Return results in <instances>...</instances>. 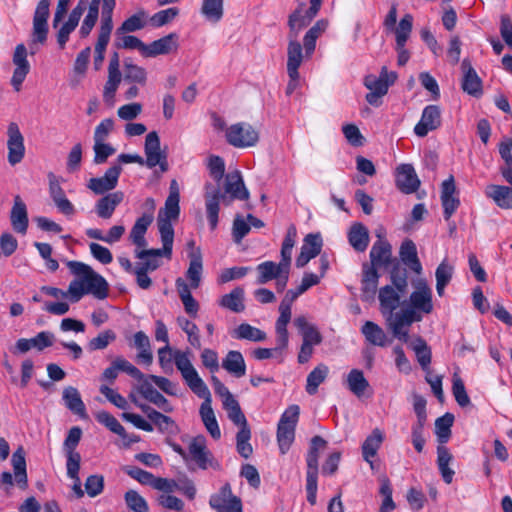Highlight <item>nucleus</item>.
Wrapping results in <instances>:
<instances>
[{"instance_id":"nucleus-1","label":"nucleus","mask_w":512,"mask_h":512,"mask_svg":"<svg viewBox=\"0 0 512 512\" xmlns=\"http://www.w3.org/2000/svg\"><path fill=\"white\" fill-rule=\"evenodd\" d=\"M66 265L70 272L78 277L72 280L68 287L69 298L72 302H78L86 294H91L99 300L107 298L108 282L91 266L80 261H67Z\"/></svg>"},{"instance_id":"nucleus-2","label":"nucleus","mask_w":512,"mask_h":512,"mask_svg":"<svg viewBox=\"0 0 512 512\" xmlns=\"http://www.w3.org/2000/svg\"><path fill=\"white\" fill-rule=\"evenodd\" d=\"M192 355L190 349H173L170 345H165L158 349V362L166 373L173 371L174 363L190 390H196L198 386H201L203 379L192 364Z\"/></svg>"},{"instance_id":"nucleus-3","label":"nucleus","mask_w":512,"mask_h":512,"mask_svg":"<svg viewBox=\"0 0 512 512\" xmlns=\"http://www.w3.org/2000/svg\"><path fill=\"white\" fill-rule=\"evenodd\" d=\"M179 199L166 198L164 207L158 212L157 225L163 244V252L167 258H171L173 241H174V228L172 221L178 219L180 214Z\"/></svg>"},{"instance_id":"nucleus-4","label":"nucleus","mask_w":512,"mask_h":512,"mask_svg":"<svg viewBox=\"0 0 512 512\" xmlns=\"http://www.w3.org/2000/svg\"><path fill=\"white\" fill-rule=\"evenodd\" d=\"M396 79L397 73L389 72L386 66L381 68L379 76L367 75L364 78V85L370 92L366 94V101L373 106H379L380 99L387 94L389 87L395 83Z\"/></svg>"},{"instance_id":"nucleus-5","label":"nucleus","mask_w":512,"mask_h":512,"mask_svg":"<svg viewBox=\"0 0 512 512\" xmlns=\"http://www.w3.org/2000/svg\"><path fill=\"white\" fill-rule=\"evenodd\" d=\"M115 5L116 0H104V3H102L100 29L95 45L94 64L96 68L102 64L106 47L110 41V35L113 29L112 15Z\"/></svg>"},{"instance_id":"nucleus-6","label":"nucleus","mask_w":512,"mask_h":512,"mask_svg":"<svg viewBox=\"0 0 512 512\" xmlns=\"http://www.w3.org/2000/svg\"><path fill=\"white\" fill-rule=\"evenodd\" d=\"M299 413V406L291 405L281 415L277 427V442L281 454H286L294 442Z\"/></svg>"},{"instance_id":"nucleus-7","label":"nucleus","mask_w":512,"mask_h":512,"mask_svg":"<svg viewBox=\"0 0 512 512\" xmlns=\"http://www.w3.org/2000/svg\"><path fill=\"white\" fill-rule=\"evenodd\" d=\"M300 292V287L296 290H288L279 305V317L275 323V332L277 334V349H286L289 342V333L287 325L291 320V307L292 303L298 296L303 294Z\"/></svg>"},{"instance_id":"nucleus-8","label":"nucleus","mask_w":512,"mask_h":512,"mask_svg":"<svg viewBox=\"0 0 512 512\" xmlns=\"http://www.w3.org/2000/svg\"><path fill=\"white\" fill-rule=\"evenodd\" d=\"M422 316L416 313L413 309L404 308L399 312L388 314L386 320L393 336L407 343L409 334L407 327L413 322L421 321Z\"/></svg>"},{"instance_id":"nucleus-9","label":"nucleus","mask_w":512,"mask_h":512,"mask_svg":"<svg viewBox=\"0 0 512 512\" xmlns=\"http://www.w3.org/2000/svg\"><path fill=\"white\" fill-rule=\"evenodd\" d=\"M226 141L236 148L253 147L258 143V132L246 122L232 124L226 129Z\"/></svg>"},{"instance_id":"nucleus-10","label":"nucleus","mask_w":512,"mask_h":512,"mask_svg":"<svg viewBox=\"0 0 512 512\" xmlns=\"http://www.w3.org/2000/svg\"><path fill=\"white\" fill-rule=\"evenodd\" d=\"M194 394H196L199 398L204 399L203 403L200 406V416L203 421V424L209 434L214 439H219L221 437V431L215 417L213 408L211 406V394L210 391L205 384V382L201 381V386H198L196 390H191Z\"/></svg>"},{"instance_id":"nucleus-11","label":"nucleus","mask_w":512,"mask_h":512,"mask_svg":"<svg viewBox=\"0 0 512 512\" xmlns=\"http://www.w3.org/2000/svg\"><path fill=\"white\" fill-rule=\"evenodd\" d=\"M188 455L200 469H219V463L214 459L212 453L207 448L206 438L203 435H198L191 439L188 445Z\"/></svg>"},{"instance_id":"nucleus-12","label":"nucleus","mask_w":512,"mask_h":512,"mask_svg":"<svg viewBox=\"0 0 512 512\" xmlns=\"http://www.w3.org/2000/svg\"><path fill=\"white\" fill-rule=\"evenodd\" d=\"M145 165L154 168L157 165L165 172L168 169L166 154L161 151L160 138L156 131L149 132L144 144Z\"/></svg>"},{"instance_id":"nucleus-13","label":"nucleus","mask_w":512,"mask_h":512,"mask_svg":"<svg viewBox=\"0 0 512 512\" xmlns=\"http://www.w3.org/2000/svg\"><path fill=\"white\" fill-rule=\"evenodd\" d=\"M432 296V289L427 282L423 279L418 280L415 290L410 294L408 309H413L418 314L419 312L430 314L433 311Z\"/></svg>"},{"instance_id":"nucleus-14","label":"nucleus","mask_w":512,"mask_h":512,"mask_svg":"<svg viewBox=\"0 0 512 512\" xmlns=\"http://www.w3.org/2000/svg\"><path fill=\"white\" fill-rule=\"evenodd\" d=\"M209 503L217 512H242L241 500L232 494L229 483L224 484L217 494L212 495Z\"/></svg>"},{"instance_id":"nucleus-15","label":"nucleus","mask_w":512,"mask_h":512,"mask_svg":"<svg viewBox=\"0 0 512 512\" xmlns=\"http://www.w3.org/2000/svg\"><path fill=\"white\" fill-rule=\"evenodd\" d=\"M51 0H40L33 17L32 42L44 44L48 34L49 6Z\"/></svg>"},{"instance_id":"nucleus-16","label":"nucleus","mask_w":512,"mask_h":512,"mask_svg":"<svg viewBox=\"0 0 512 512\" xmlns=\"http://www.w3.org/2000/svg\"><path fill=\"white\" fill-rule=\"evenodd\" d=\"M122 167L119 164H113L108 168L102 177L91 178L87 187L97 195H103L113 190L117 184Z\"/></svg>"},{"instance_id":"nucleus-17","label":"nucleus","mask_w":512,"mask_h":512,"mask_svg":"<svg viewBox=\"0 0 512 512\" xmlns=\"http://www.w3.org/2000/svg\"><path fill=\"white\" fill-rule=\"evenodd\" d=\"M322 0H310V7L306 9L305 3H300L297 9L289 16L288 25L293 30H301L309 25L320 10Z\"/></svg>"},{"instance_id":"nucleus-18","label":"nucleus","mask_w":512,"mask_h":512,"mask_svg":"<svg viewBox=\"0 0 512 512\" xmlns=\"http://www.w3.org/2000/svg\"><path fill=\"white\" fill-rule=\"evenodd\" d=\"M8 161L11 165L21 162L25 154L24 138L18 125L11 122L8 125Z\"/></svg>"},{"instance_id":"nucleus-19","label":"nucleus","mask_w":512,"mask_h":512,"mask_svg":"<svg viewBox=\"0 0 512 512\" xmlns=\"http://www.w3.org/2000/svg\"><path fill=\"white\" fill-rule=\"evenodd\" d=\"M13 64L15 69L11 78V84L16 91H20L27 74L30 71V65L27 60V49L24 44H18L13 55Z\"/></svg>"},{"instance_id":"nucleus-20","label":"nucleus","mask_w":512,"mask_h":512,"mask_svg":"<svg viewBox=\"0 0 512 512\" xmlns=\"http://www.w3.org/2000/svg\"><path fill=\"white\" fill-rule=\"evenodd\" d=\"M441 125V111L437 105H428L423 109L420 121L414 127L418 137H425L430 131Z\"/></svg>"},{"instance_id":"nucleus-21","label":"nucleus","mask_w":512,"mask_h":512,"mask_svg":"<svg viewBox=\"0 0 512 512\" xmlns=\"http://www.w3.org/2000/svg\"><path fill=\"white\" fill-rule=\"evenodd\" d=\"M441 203L445 220H449L460 205L459 197L456 195L454 177L451 175L441 185Z\"/></svg>"},{"instance_id":"nucleus-22","label":"nucleus","mask_w":512,"mask_h":512,"mask_svg":"<svg viewBox=\"0 0 512 512\" xmlns=\"http://www.w3.org/2000/svg\"><path fill=\"white\" fill-rule=\"evenodd\" d=\"M205 206L207 218L211 230H214L218 224V214L220 210V200L223 197L218 186L211 183L205 184Z\"/></svg>"},{"instance_id":"nucleus-23","label":"nucleus","mask_w":512,"mask_h":512,"mask_svg":"<svg viewBox=\"0 0 512 512\" xmlns=\"http://www.w3.org/2000/svg\"><path fill=\"white\" fill-rule=\"evenodd\" d=\"M395 182L397 188L406 194L414 193L420 186V181L411 164H401L396 169Z\"/></svg>"},{"instance_id":"nucleus-24","label":"nucleus","mask_w":512,"mask_h":512,"mask_svg":"<svg viewBox=\"0 0 512 512\" xmlns=\"http://www.w3.org/2000/svg\"><path fill=\"white\" fill-rule=\"evenodd\" d=\"M463 79L462 89L467 94L480 97L483 93L482 80L478 76L476 70L472 67L468 59H464L461 64Z\"/></svg>"},{"instance_id":"nucleus-25","label":"nucleus","mask_w":512,"mask_h":512,"mask_svg":"<svg viewBox=\"0 0 512 512\" xmlns=\"http://www.w3.org/2000/svg\"><path fill=\"white\" fill-rule=\"evenodd\" d=\"M300 30L290 28L289 42L287 47V72L295 74L303 62V48L297 37Z\"/></svg>"},{"instance_id":"nucleus-26","label":"nucleus","mask_w":512,"mask_h":512,"mask_svg":"<svg viewBox=\"0 0 512 512\" xmlns=\"http://www.w3.org/2000/svg\"><path fill=\"white\" fill-rule=\"evenodd\" d=\"M322 249V238L320 234H308L304 238L301 252L296 259L298 268L304 267L311 259L320 254Z\"/></svg>"},{"instance_id":"nucleus-27","label":"nucleus","mask_w":512,"mask_h":512,"mask_svg":"<svg viewBox=\"0 0 512 512\" xmlns=\"http://www.w3.org/2000/svg\"><path fill=\"white\" fill-rule=\"evenodd\" d=\"M137 390L143 398L153 403L164 412L171 413L173 411V406L156 388H154L148 378H145L141 383H139Z\"/></svg>"},{"instance_id":"nucleus-28","label":"nucleus","mask_w":512,"mask_h":512,"mask_svg":"<svg viewBox=\"0 0 512 512\" xmlns=\"http://www.w3.org/2000/svg\"><path fill=\"white\" fill-rule=\"evenodd\" d=\"M178 49V35L170 33L158 40L146 45L145 57L166 55Z\"/></svg>"},{"instance_id":"nucleus-29","label":"nucleus","mask_w":512,"mask_h":512,"mask_svg":"<svg viewBox=\"0 0 512 512\" xmlns=\"http://www.w3.org/2000/svg\"><path fill=\"white\" fill-rule=\"evenodd\" d=\"M327 445V441L321 436H314L310 440L309 450L306 456L307 472L306 477H318L319 453Z\"/></svg>"},{"instance_id":"nucleus-30","label":"nucleus","mask_w":512,"mask_h":512,"mask_svg":"<svg viewBox=\"0 0 512 512\" xmlns=\"http://www.w3.org/2000/svg\"><path fill=\"white\" fill-rule=\"evenodd\" d=\"M392 256L391 245L378 235V240L370 250L371 267L380 268L390 264Z\"/></svg>"},{"instance_id":"nucleus-31","label":"nucleus","mask_w":512,"mask_h":512,"mask_svg":"<svg viewBox=\"0 0 512 512\" xmlns=\"http://www.w3.org/2000/svg\"><path fill=\"white\" fill-rule=\"evenodd\" d=\"M10 221L15 232L23 235L26 234L29 223L27 207L18 195L14 198Z\"/></svg>"},{"instance_id":"nucleus-32","label":"nucleus","mask_w":512,"mask_h":512,"mask_svg":"<svg viewBox=\"0 0 512 512\" xmlns=\"http://www.w3.org/2000/svg\"><path fill=\"white\" fill-rule=\"evenodd\" d=\"M294 326L298 329L302 336V342L319 345L321 344L323 337L319 332L318 328L310 323L306 316H297L293 321Z\"/></svg>"},{"instance_id":"nucleus-33","label":"nucleus","mask_w":512,"mask_h":512,"mask_svg":"<svg viewBox=\"0 0 512 512\" xmlns=\"http://www.w3.org/2000/svg\"><path fill=\"white\" fill-rule=\"evenodd\" d=\"M124 194L121 191L109 193L101 197L95 205L98 217L109 219L112 217L116 207L123 201Z\"/></svg>"},{"instance_id":"nucleus-34","label":"nucleus","mask_w":512,"mask_h":512,"mask_svg":"<svg viewBox=\"0 0 512 512\" xmlns=\"http://www.w3.org/2000/svg\"><path fill=\"white\" fill-rule=\"evenodd\" d=\"M153 219L154 216L152 213H145L135 221L130 231L129 239L137 246V248H144L147 246L145 234L148 227L152 224Z\"/></svg>"},{"instance_id":"nucleus-35","label":"nucleus","mask_w":512,"mask_h":512,"mask_svg":"<svg viewBox=\"0 0 512 512\" xmlns=\"http://www.w3.org/2000/svg\"><path fill=\"white\" fill-rule=\"evenodd\" d=\"M485 195L492 199L499 208L512 209V187L491 184L486 187Z\"/></svg>"},{"instance_id":"nucleus-36","label":"nucleus","mask_w":512,"mask_h":512,"mask_svg":"<svg viewBox=\"0 0 512 512\" xmlns=\"http://www.w3.org/2000/svg\"><path fill=\"white\" fill-rule=\"evenodd\" d=\"M405 293L394 289L391 285H385L379 290L378 299L380 302L381 312L391 314L400 304V298Z\"/></svg>"},{"instance_id":"nucleus-37","label":"nucleus","mask_w":512,"mask_h":512,"mask_svg":"<svg viewBox=\"0 0 512 512\" xmlns=\"http://www.w3.org/2000/svg\"><path fill=\"white\" fill-rule=\"evenodd\" d=\"M62 399L65 406L74 414L78 415L82 419H87L85 404L81 398L79 391L72 386L64 388L62 393Z\"/></svg>"},{"instance_id":"nucleus-38","label":"nucleus","mask_w":512,"mask_h":512,"mask_svg":"<svg viewBox=\"0 0 512 512\" xmlns=\"http://www.w3.org/2000/svg\"><path fill=\"white\" fill-rule=\"evenodd\" d=\"M222 368L235 378H241L246 374V364L241 352L229 351L222 360Z\"/></svg>"},{"instance_id":"nucleus-39","label":"nucleus","mask_w":512,"mask_h":512,"mask_svg":"<svg viewBox=\"0 0 512 512\" xmlns=\"http://www.w3.org/2000/svg\"><path fill=\"white\" fill-rule=\"evenodd\" d=\"M225 192L230 194L234 199L246 200L249 197V192L246 189L241 173L235 171L228 173L225 177Z\"/></svg>"},{"instance_id":"nucleus-40","label":"nucleus","mask_w":512,"mask_h":512,"mask_svg":"<svg viewBox=\"0 0 512 512\" xmlns=\"http://www.w3.org/2000/svg\"><path fill=\"white\" fill-rule=\"evenodd\" d=\"M399 256L402 262L412 271L417 274L422 272V265L417 255V248L412 240L406 239L402 242L399 250Z\"/></svg>"},{"instance_id":"nucleus-41","label":"nucleus","mask_w":512,"mask_h":512,"mask_svg":"<svg viewBox=\"0 0 512 512\" xmlns=\"http://www.w3.org/2000/svg\"><path fill=\"white\" fill-rule=\"evenodd\" d=\"M289 269L290 266L282 261H280L279 263H275L273 261H265L263 263H260L257 266V271L259 273L257 283L266 284L267 282L275 279L282 272H285V270Z\"/></svg>"},{"instance_id":"nucleus-42","label":"nucleus","mask_w":512,"mask_h":512,"mask_svg":"<svg viewBox=\"0 0 512 512\" xmlns=\"http://www.w3.org/2000/svg\"><path fill=\"white\" fill-rule=\"evenodd\" d=\"M84 10L85 8L81 3H79L70 13L68 20L60 28L57 34V42L60 48H64L69 39L70 33L77 27Z\"/></svg>"},{"instance_id":"nucleus-43","label":"nucleus","mask_w":512,"mask_h":512,"mask_svg":"<svg viewBox=\"0 0 512 512\" xmlns=\"http://www.w3.org/2000/svg\"><path fill=\"white\" fill-rule=\"evenodd\" d=\"M166 256L162 249H143L136 251V257L143 262L140 263L136 268L150 272L156 270L160 266L158 257Z\"/></svg>"},{"instance_id":"nucleus-44","label":"nucleus","mask_w":512,"mask_h":512,"mask_svg":"<svg viewBox=\"0 0 512 512\" xmlns=\"http://www.w3.org/2000/svg\"><path fill=\"white\" fill-rule=\"evenodd\" d=\"M361 332L366 341L370 344L379 347H385L387 345V334L378 324L372 321H366L361 328Z\"/></svg>"},{"instance_id":"nucleus-45","label":"nucleus","mask_w":512,"mask_h":512,"mask_svg":"<svg viewBox=\"0 0 512 512\" xmlns=\"http://www.w3.org/2000/svg\"><path fill=\"white\" fill-rule=\"evenodd\" d=\"M382 442L383 434L378 428H376L362 444L363 458L370 464L371 468H374L372 458L377 454Z\"/></svg>"},{"instance_id":"nucleus-46","label":"nucleus","mask_w":512,"mask_h":512,"mask_svg":"<svg viewBox=\"0 0 512 512\" xmlns=\"http://www.w3.org/2000/svg\"><path fill=\"white\" fill-rule=\"evenodd\" d=\"M329 374V367L318 364L307 376L305 390L309 395H315L319 386L325 382Z\"/></svg>"},{"instance_id":"nucleus-47","label":"nucleus","mask_w":512,"mask_h":512,"mask_svg":"<svg viewBox=\"0 0 512 512\" xmlns=\"http://www.w3.org/2000/svg\"><path fill=\"white\" fill-rule=\"evenodd\" d=\"M348 239L349 243L356 251H365L369 244V233L367 228L361 223L352 225L348 233Z\"/></svg>"},{"instance_id":"nucleus-48","label":"nucleus","mask_w":512,"mask_h":512,"mask_svg":"<svg viewBox=\"0 0 512 512\" xmlns=\"http://www.w3.org/2000/svg\"><path fill=\"white\" fill-rule=\"evenodd\" d=\"M175 284L186 313L195 317L199 310V304L192 296L189 285L182 278H178Z\"/></svg>"},{"instance_id":"nucleus-49","label":"nucleus","mask_w":512,"mask_h":512,"mask_svg":"<svg viewBox=\"0 0 512 512\" xmlns=\"http://www.w3.org/2000/svg\"><path fill=\"white\" fill-rule=\"evenodd\" d=\"M219 305L235 313L243 312L245 309L244 289L236 287L230 293L223 295L219 301Z\"/></svg>"},{"instance_id":"nucleus-50","label":"nucleus","mask_w":512,"mask_h":512,"mask_svg":"<svg viewBox=\"0 0 512 512\" xmlns=\"http://www.w3.org/2000/svg\"><path fill=\"white\" fill-rule=\"evenodd\" d=\"M326 28L327 22L325 20H319L307 31L303 39L306 57H311L315 50L317 39L324 33Z\"/></svg>"},{"instance_id":"nucleus-51","label":"nucleus","mask_w":512,"mask_h":512,"mask_svg":"<svg viewBox=\"0 0 512 512\" xmlns=\"http://www.w3.org/2000/svg\"><path fill=\"white\" fill-rule=\"evenodd\" d=\"M11 463L14 469L15 481L20 488L27 487L26 460L23 449L18 448L12 455Z\"/></svg>"},{"instance_id":"nucleus-52","label":"nucleus","mask_w":512,"mask_h":512,"mask_svg":"<svg viewBox=\"0 0 512 512\" xmlns=\"http://www.w3.org/2000/svg\"><path fill=\"white\" fill-rule=\"evenodd\" d=\"M379 274L377 269L371 266L364 265L363 279H362V294L363 298H372L378 286Z\"/></svg>"},{"instance_id":"nucleus-53","label":"nucleus","mask_w":512,"mask_h":512,"mask_svg":"<svg viewBox=\"0 0 512 512\" xmlns=\"http://www.w3.org/2000/svg\"><path fill=\"white\" fill-rule=\"evenodd\" d=\"M232 337L239 340L262 342L266 339V333L248 323L240 324L232 333Z\"/></svg>"},{"instance_id":"nucleus-54","label":"nucleus","mask_w":512,"mask_h":512,"mask_svg":"<svg viewBox=\"0 0 512 512\" xmlns=\"http://www.w3.org/2000/svg\"><path fill=\"white\" fill-rule=\"evenodd\" d=\"M190 263L187 270V278L191 282L192 288H197L201 281L202 274V256L200 249H196L189 254Z\"/></svg>"},{"instance_id":"nucleus-55","label":"nucleus","mask_w":512,"mask_h":512,"mask_svg":"<svg viewBox=\"0 0 512 512\" xmlns=\"http://www.w3.org/2000/svg\"><path fill=\"white\" fill-rule=\"evenodd\" d=\"M452 461V455L445 446L437 447V464L441 476L445 483L450 484L453 480L454 471L449 468V464Z\"/></svg>"},{"instance_id":"nucleus-56","label":"nucleus","mask_w":512,"mask_h":512,"mask_svg":"<svg viewBox=\"0 0 512 512\" xmlns=\"http://www.w3.org/2000/svg\"><path fill=\"white\" fill-rule=\"evenodd\" d=\"M346 382L349 390L357 397H361L369 387V382L363 372L358 369H352L348 373Z\"/></svg>"},{"instance_id":"nucleus-57","label":"nucleus","mask_w":512,"mask_h":512,"mask_svg":"<svg viewBox=\"0 0 512 512\" xmlns=\"http://www.w3.org/2000/svg\"><path fill=\"white\" fill-rule=\"evenodd\" d=\"M178 326L187 334L188 343L196 348H201V340L199 335V328L197 325L183 316L177 317Z\"/></svg>"},{"instance_id":"nucleus-58","label":"nucleus","mask_w":512,"mask_h":512,"mask_svg":"<svg viewBox=\"0 0 512 512\" xmlns=\"http://www.w3.org/2000/svg\"><path fill=\"white\" fill-rule=\"evenodd\" d=\"M96 420L104 425L111 432L117 434L123 439H127V434L125 428L120 424V422L109 412L107 411H99L95 414Z\"/></svg>"},{"instance_id":"nucleus-59","label":"nucleus","mask_w":512,"mask_h":512,"mask_svg":"<svg viewBox=\"0 0 512 512\" xmlns=\"http://www.w3.org/2000/svg\"><path fill=\"white\" fill-rule=\"evenodd\" d=\"M454 416L450 413L439 417L435 421V433L440 443H446L451 435Z\"/></svg>"},{"instance_id":"nucleus-60","label":"nucleus","mask_w":512,"mask_h":512,"mask_svg":"<svg viewBox=\"0 0 512 512\" xmlns=\"http://www.w3.org/2000/svg\"><path fill=\"white\" fill-rule=\"evenodd\" d=\"M146 13L141 10L136 14L127 18L122 25L117 29V34H125L135 32L145 26Z\"/></svg>"},{"instance_id":"nucleus-61","label":"nucleus","mask_w":512,"mask_h":512,"mask_svg":"<svg viewBox=\"0 0 512 512\" xmlns=\"http://www.w3.org/2000/svg\"><path fill=\"white\" fill-rule=\"evenodd\" d=\"M251 431L249 427L240 428L236 435V447L238 453L245 459L249 458L253 453V448L249 443Z\"/></svg>"},{"instance_id":"nucleus-62","label":"nucleus","mask_w":512,"mask_h":512,"mask_svg":"<svg viewBox=\"0 0 512 512\" xmlns=\"http://www.w3.org/2000/svg\"><path fill=\"white\" fill-rule=\"evenodd\" d=\"M227 411L228 418L240 428L249 427L246 417L243 414L241 407L236 399L229 401L223 405Z\"/></svg>"},{"instance_id":"nucleus-63","label":"nucleus","mask_w":512,"mask_h":512,"mask_svg":"<svg viewBox=\"0 0 512 512\" xmlns=\"http://www.w3.org/2000/svg\"><path fill=\"white\" fill-rule=\"evenodd\" d=\"M412 348L416 354L420 366L423 369H427L431 363V350L428 347L426 341L418 337L414 341Z\"/></svg>"},{"instance_id":"nucleus-64","label":"nucleus","mask_w":512,"mask_h":512,"mask_svg":"<svg viewBox=\"0 0 512 512\" xmlns=\"http://www.w3.org/2000/svg\"><path fill=\"white\" fill-rule=\"evenodd\" d=\"M125 502L129 509L134 512H148L147 501L135 490H129L125 493Z\"/></svg>"}]
</instances>
